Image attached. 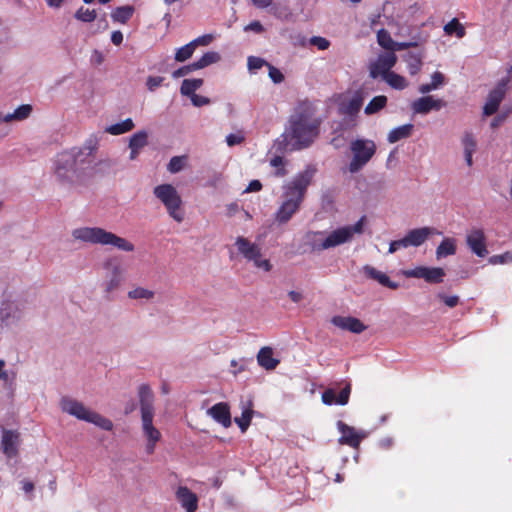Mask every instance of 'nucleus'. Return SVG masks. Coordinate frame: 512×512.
<instances>
[{"mask_svg": "<svg viewBox=\"0 0 512 512\" xmlns=\"http://www.w3.org/2000/svg\"><path fill=\"white\" fill-rule=\"evenodd\" d=\"M96 11L81 6L75 13V18L82 22H92L96 19Z\"/></svg>", "mask_w": 512, "mask_h": 512, "instance_id": "obj_44", "label": "nucleus"}, {"mask_svg": "<svg viewBox=\"0 0 512 512\" xmlns=\"http://www.w3.org/2000/svg\"><path fill=\"white\" fill-rule=\"evenodd\" d=\"M387 105V97L385 95L375 96L366 105L364 112L367 115H372L382 110Z\"/></svg>", "mask_w": 512, "mask_h": 512, "instance_id": "obj_35", "label": "nucleus"}, {"mask_svg": "<svg viewBox=\"0 0 512 512\" xmlns=\"http://www.w3.org/2000/svg\"><path fill=\"white\" fill-rule=\"evenodd\" d=\"M253 414L252 402H249L247 407L243 409L241 417L235 418V423L239 426L242 433L246 432L250 426Z\"/></svg>", "mask_w": 512, "mask_h": 512, "instance_id": "obj_30", "label": "nucleus"}, {"mask_svg": "<svg viewBox=\"0 0 512 512\" xmlns=\"http://www.w3.org/2000/svg\"><path fill=\"white\" fill-rule=\"evenodd\" d=\"M262 189V184L259 180H252L247 188L245 189V192H257Z\"/></svg>", "mask_w": 512, "mask_h": 512, "instance_id": "obj_64", "label": "nucleus"}, {"mask_svg": "<svg viewBox=\"0 0 512 512\" xmlns=\"http://www.w3.org/2000/svg\"><path fill=\"white\" fill-rule=\"evenodd\" d=\"M366 217L362 216L354 225L344 226L332 231L322 242L315 245L317 250H326L350 241L354 234L363 232Z\"/></svg>", "mask_w": 512, "mask_h": 512, "instance_id": "obj_8", "label": "nucleus"}, {"mask_svg": "<svg viewBox=\"0 0 512 512\" xmlns=\"http://www.w3.org/2000/svg\"><path fill=\"white\" fill-rule=\"evenodd\" d=\"M195 47L191 42L179 48L175 53V60L177 62H184L188 60L194 53Z\"/></svg>", "mask_w": 512, "mask_h": 512, "instance_id": "obj_41", "label": "nucleus"}, {"mask_svg": "<svg viewBox=\"0 0 512 512\" xmlns=\"http://www.w3.org/2000/svg\"><path fill=\"white\" fill-rule=\"evenodd\" d=\"M196 70H199L198 68H196L195 66V62L191 63V64H188V65H185L183 67H180L178 68L177 70H175L173 73H172V77L173 78H180V77H183V76H186L188 75L189 73L193 72V71H196Z\"/></svg>", "mask_w": 512, "mask_h": 512, "instance_id": "obj_51", "label": "nucleus"}, {"mask_svg": "<svg viewBox=\"0 0 512 512\" xmlns=\"http://www.w3.org/2000/svg\"><path fill=\"white\" fill-rule=\"evenodd\" d=\"M128 297L130 299H152L154 297V292L151 290H148L143 287H137L133 290H130L128 292Z\"/></svg>", "mask_w": 512, "mask_h": 512, "instance_id": "obj_47", "label": "nucleus"}, {"mask_svg": "<svg viewBox=\"0 0 512 512\" xmlns=\"http://www.w3.org/2000/svg\"><path fill=\"white\" fill-rule=\"evenodd\" d=\"M60 406L63 412L68 413L79 420L92 423L106 431H111L113 429V423L110 419L95 411H91L86 408L83 403L73 398L63 397L60 401Z\"/></svg>", "mask_w": 512, "mask_h": 512, "instance_id": "obj_6", "label": "nucleus"}, {"mask_svg": "<svg viewBox=\"0 0 512 512\" xmlns=\"http://www.w3.org/2000/svg\"><path fill=\"white\" fill-rule=\"evenodd\" d=\"M235 245L239 253L248 261L256 256H261V248L257 244L250 242L247 238L239 236L236 239Z\"/></svg>", "mask_w": 512, "mask_h": 512, "instance_id": "obj_25", "label": "nucleus"}, {"mask_svg": "<svg viewBox=\"0 0 512 512\" xmlns=\"http://www.w3.org/2000/svg\"><path fill=\"white\" fill-rule=\"evenodd\" d=\"M337 428L341 433L339 443L341 445H348L354 449L359 448L362 440L366 438L367 433L364 431H357L354 427L347 425L343 421L337 422Z\"/></svg>", "mask_w": 512, "mask_h": 512, "instance_id": "obj_11", "label": "nucleus"}, {"mask_svg": "<svg viewBox=\"0 0 512 512\" xmlns=\"http://www.w3.org/2000/svg\"><path fill=\"white\" fill-rule=\"evenodd\" d=\"M512 113V106L502 109V111L491 121V128L495 129L499 127Z\"/></svg>", "mask_w": 512, "mask_h": 512, "instance_id": "obj_48", "label": "nucleus"}, {"mask_svg": "<svg viewBox=\"0 0 512 512\" xmlns=\"http://www.w3.org/2000/svg\"><path fill=\"white\" fill-rule=\"evenodd\" d=\"M508 79H502L496 87L488 94L486 103L483 107V115L491 116L495 114L504 99L507 92Z\"/></svg>", "mask_w": 512, "mask_h": 512, "instance_id": "obj_10", "label": "nucleus"}, {"mask_svg": "<svg viewBox=\"0 0 512 512\" xmlns=\"http://www.w3.org/2000/svg\"><path fill=\"white\" fill-rule=\"evenodd\" d=\"M216 422L223 425L225 428L231 426V414L229 405L225 402H219L213 405L207 411Z\"/></svg>", "mask_w": 512, "mask_h": 512, "instance_id": "obj_21", "label": "nucleus"}, {"mask_svg": "<svg viewBox=\"0 0 512 512\" xmlns=\"http://www.w3.org/2000/svg\"><path fill=\"white\" fill-rule=\"evenodd\" d=\"M244 136L242 133H231L226 136V143L228 146L232 147L238 144H241L244 141Z\"/></svg>", "mask_w": 512, "mask_h": 512, "instance_id": "obj_58", "label": "nucleus"}, {"mask_svg": "<svg viewBox=\"0 0 512 512\" xmlns=\"http://www.w3.org/2000/svg\"><path fill=\"white\" fill-rule=\"evenodd\" d=\"M351 394V384L347 382L336 396L335 389L327 388L323 391L321 399L325 405H346L349 402Z\"/></svg>", "mask_w": 512, "mask_h": 512, "instance_id": "obj_16", "label": "nucleus"}, {"mask_svg": "<svg viewBox=\"0 0 512 512\" xmlns=\"http://www.w3.org/2000/svg\"><path fill=\"white\" fill-rule=\"evenodd\" d=\"M383 79L390 87L396 90H403L408 86V82L405 77L395 73L394 71L384 76Z\"/></svg>", "mask_w": 512, "mask_h": 512, "instance_id": "obj_36", "label": "nucleus"}, {"mask_svg": "<svg viewBox=\"0 0 512 512\" xmlns=\"http://www.w3.org/2000/svg\"><path fill=\"white\" fill-rule=\"evenodd\" d=\"M148 144V134L145 131H138L129 140V148L141 150Z\"/></svg>", "mask_w": 512, "mask_h": 512, "instance_id": "obj_39", "label": "nucleus"}, {"mask_svg": "<svg viewBox=\"0 0 512 512\" xmlns=\"http://www.w3.org/2000/svg\"><path fill=\"white\" fill-rule=\"evenodd\" d=\"M289 131L284 134L290 150H301L309 147L319 135L321 120L314 117L313 111L302 108L290 117Z\"/></svg>", "mask_w": 512, "mask_h": 512, "instance_id": "obj_2", "label": "nucleus"}, {"mask_svg": "<svg viewBox=\"0 0 512 512\" xmlns=\"http://www.w3.org/2000/svg\"><path fill=\"white\" fill-rule=\"evenodd\" d=\"M133 128H134V123H133L132 119L127 118L120 123H116V124L108 126L105 129V132H107L111 135H121V134L131 131Z\"/></svg>", "mask_w": 512, "mask_h": 512, "instance_id": "obj_32", "label": "nucleus"}, {"mask_svg": "<svg viewBox=\"0 0 512 512\" xmlns=\"http://www.w3.org/2000/svg\"><path fill=\"white\" fill-rule=\"evenodd\" d=\"M363 272L367 278L373 279V280L379 282L384 287H387V288H390L393 290H395L399 287V284L391 281L389 276H387L385 273L377 270L376 268H374L370 265H365L363 267Z\"/></svg>", "mask_w": 512, "mask_h": 512, "instance_id": "obj_26", "label": "nucleus"}, {"mask_svg": "<svg viewBox=\"0 0 512 512\" xmlns=\"http://www.w3.org/2000/svg\"><path fill=\"white\" fill-rule=\"evenodd\" d=\"M397 62V56L395 53L386 52L378 56L375 62L370 65L369 71L372 78L381 76L382 78L389 74L391 69Z\"/></svg>", "mask_w": 512, "mask_h": 512, "instance_id": "obj_12", "label": "nucleus"}, {"mask_svg": "<svg viewBox=\"0 0 512 512\" xmlns=\"http://www.w3.org/2000/svg\"><path fill=\"white\" fill-rule=\"evenodd\" d=\"M350 149L353 158L349 164V171L356 173L371 160L376 152V145L372 140L356 139L351 142Z\"/></svg>", "mask_w": 512, "mask_h": 512, "instance_id": "obj_9", "label": "nucleus"}, {"mask_svg": "<svg viewBox=\"0 0 512 512\" xmlns=\"http://www.w3.org/2000/svg\"><path fill=\"white\" fill-rule=\"evenodd\" d=\"M271 166L275 167L276 170L274 172V176L281 178L286 176L287 170L285 168L284 158L281 156H275L270 160Z\"/></svg>", "mask_w": 512, "mask_h": 512, "instance_id": "obj_46", "label": "nucleus"}, {"mask_svg": "<svg viewBox=\"0 0 512 512\" xmlns=\"http://www.w3.org/2000/svg\"><path fill=\"white\" fill-rule=\"evenodd\" d=\"M310 44L316 46L319 50H326L330 46L329 40L321 36H313L310 38Z\"/></svg>", "mask_w": 512, "mask_h": 512, "instance_id": "obj_53", "label": "nucleus"}, {"mask_svg": "<svg viewBox=\"0 0 512 512\" xmlns=\"http://www.w3.org/2000/svg\"><path fill=\"white\" fill-rule=\"evenodd\" d=\"M154 195L164 204L168 214L178 223L184 220L181 209L182 200L175 187L171 184H162L154 188Z\"/></svg>", "mask_w": 512, "mask_h": 512, "instance_id": "obj_7", "label": "nucleus"}, {"mask_svg": "<svg viewBox=\"0 0 512 512\" xmlns=\"http://www.w3.org/2000/svg\"><path fill=\"white\" fill-rule=\"evenodd\" d=\"M364 95L361 90L356 91L352 97L339 105V111L343 115L356 116L363 106Z\"/></svg>", "mask_w": 512, "mask_h": 512, "instance_id": "obj_20", "label": "nucleus"}, {"mask_svg": "<svg viewBox=\"0 0 512 512\" xmlns=\"http://www.w3.org/2000/svg\"><path fill=\"white\" fill-rule=\"evenodd\" d=\"M221 59V56L218 52L215 51H209L203 54V56L195 61V66L198 69H203L211 64L219 62Z\"/></svg>", "mask_w": 512, "mask_h": 512, "instance_id": "obj_37", "label": "nucleus"}, {"mask_svg": "<svg viewBox=\"0 0 512 512\" xmlns=\"http://www.w3.org/2000/svg\"><path fill=\"white\" fill-rule=\"evenodd\" d=\"M331 323L342 330L356 334L362 333L367 328L362 321L352 316H334Z\"/></svg>", "mask_w": 512, "mask_h": 512, "instance_id": "obj_18", "label": "nucleus"}, {"mask_svg": "<svg viewBox=\"0 0 512 512\" xmlns=\"http://www.w3.org/2000/svg\"><path fill=\"white\" fill-rule=\"evenodd\" d=\"M377 40L381 47H383L384 49L388 50V52H390L391 47L394 43V40L392 39L390 33L387 30H385V29L379 30L377 33Z\"/></svg>", "mask_w": 512, "mask_h": 512, "instance_id": "obj_45", "label": "nucleus"}, {"mask_svg": "<svg viewBox=\"0 0 512 512\" xmlns=\"http://www.w3.org/2000/svg\"><path fill=\"white\" fill-rule=\"evenodd\" d=\"M10 309H11V303L6 301V302H3L1 304V307H0V320L1 321H6L11 313H10Z\"/></svg>", "mask_w": 512, "mask_h": 512, "instance_id": "obj_61", "label": "nucleus"}, {"mask_svg": "<svg viewBox=\"0 0 512 512\" xmlns=\"http://www.w3.org/2000/svg\"><path fill=\"white\" fill-rule=\"evenodd\" d=\"M489 263L494 265L512 263V252H505L500 255H493L489 258Z\"/></svg>", "mask_w": 512, "mask_h": 512, "instance_id": "obj_49", "label": "nucleus"}, {"mask_svg": "<svg viewBox=\"0 0 512 512\" xmlns=\"http://www.w3.org/2000/svg\"><path fill=\"white\" fill-rule=\"evenodd\" d=\"M408 277L424 279L430 284L442 283L446 275L445 270L441 267H425L419 266L406 273Z\"/></svg>", "mask_w": 512, "mask_h": 512, "instance_id": "obj_13", "label": "nucleus"}, {"mask_svg": "<svg viewBox=\"0 0 512 512\" xmlns=\"http://www.w3.org/2000/svg\"><path fill=\"white\" fill-rule=\"evenodd\" d=\"M190 99H191L192 104L196 107H201L204 105H208L210 103L209 98H207L205 96L198 95V94H193V96H191Z\"/></svg>", "mask_w": 512, "mask_h": 512, "instance_id": "obj_60", "label": "nucleus"}, {"mask_svg": "<svg viewBox=\"0 0 512 512\" xmlns=\"http://www.w3.org/2000/svg\"><path fill=\"white\" fill-rule=\"evenodd\" d=\"M417 42H396L394 41L390 52L395 53L396 51H402L411 47H417Z\"/></svg>", "mask_w": 512, "mask_h": 512, "instance_id": "obj_56", "label": "nucleus"}, {"mask_svg": "<svg viewBox=\"0 0 512 512\" xmlns=\"http://www.w3.org/2000/svg\"><path fill=\"white\" fill-rule=\"evenodd\" d=\"M20 433L14 430L4 429L2 432L1 446L5 456L9 459L16 457L19 453Z\"/></svg>", "mask_w": 512, "mask_h": 512, "instance_id": "obj_15", "label": "nucleus"}, {"mask_svg": "<svg viewBox=\"0 0 512 512\" xmlns=\"http://www.w3.org/2000/svg\"><path fill=\"white\" fill-rule=\"evenodd\" d=\"M267 67L269 69V77L274 83H281L284 80V76L279 69L275 68L270 63L267 64Z\"/></svg>", "mask_w": 512, "mask_h": 512, "instance_id": "obj_55", "label": "nucleus"}, {"mask_svg": "<svg viewBox=\"0 0 512 512\" xmlns=\"http://www.w3.org/2000/svg\"><path fill=\"white\" fill-rule=\"evenodd\" d=\"M435 232L434 228L422 227L410 230L403 238L406 248L409 246L418 247L422 245L428 237Z\"/></svg>", "mask_w": 512, "mask_h": 512, "instance_id": "obj_22", "label": "nucleus"}, {"mask_svg": "<svg viewBox=\"0 0 512 512\" xmlns=\"http://www.w3.org/2000/svg\"><path fill=\"white\" fill-rule=\"evenodd\" d=\"M254 263V266L263 269L264 271L268 272L272 269V265L268 259H262L261 256H256L254 259H251Z\"/></svg>", "mask_w": 512, "mask_h": 512, "instance_id": "obj_54", "label": "nucleus"}, {"mask_svg": "<svg viewBox=\"0 0 512 512\" xmlns=\"http://www.w3.org/2000/svg\"><path fill=\"white\" fill-rule=\"evenodd\" d=\"M414 126L412 124H405L392 129L387 137L389 143H396L402 139L411 136Z\"/></svg>", "mask_w": 512, "mask_h": 512, "instance_id": "obj_28", "label": "nucleus"}, {"mask_svg": "<svg viewBox=\"0 0 512 512\" xmlns=\"http://www.w3.org/2000/svg\"><path fill=\"white\" fill-rule=\"evenodd\" d=\"M72 236L76 240L91 244L111 245L125 252H132L135 249L134 244L130 241L100 227L77 228L73 230Z\"/></svg>", "mask_w": 512, "mask_h": 512, "instance_id": "obj_4", "label": "nucleus"}, {"mask_svg": "<svg viewBox=\"0 0 512 512\" xmlns=\"http://www.w3.org/2000/svg\"><path fill=\"white\" fill-rule=\"evenodd\" d=\"M400 248H406V243L404 242V239L394 240L390 243L389 246V253H394Z\"/></svg>", "mask_w": 512, "mask_h": 512, "instance_id": "obj_62", "label": "nucleus"}, {"mask_svg": "<svg viewBox=\"0 0 512 512\" xmlns=\"http://www.w3.org/2000/svg\"><path fill=\"white\" fill-rule=\"evenodd\" d=\"M446 103L442 99H434L432 96H423L412 103V110L417 114H428L432 110H440Z\"/></svg>", "mask_w": 512, "mask_h": 512, "instance_id": "obj_17", "label": "nucleus"}, {"mask_svg": "<svg viewBox=\"0 0 512 512\" xmlns=\"http://www.w3.org/2000/svg\"><path fill=\"white\" fill-rule=\"evenodd\" d=\"M187 160V156H174L170 159L167 169L171 173H178L180 172L184 166L185 161Z\"/></svg>", "mask_w": 512, "mask_h": 512, "instance_id": "obj_43", "label": "nucleus"}, {"mask_svg": "<svg viewBox=\"0 0 512 512\" xmlns=\"http://www.w3.org/2000/svg\"><path fill=\"white\" fill-rule=\"evenodd\" d=\"M424 52H408L404 55L407 68L410 75H416L420 72L423 65Z\"/></svg>", "mask_w": 512, "mask_h": 512, "instance_id": "obj_27", "label": "nucleus"}, {"mask_svg": "<svg viewBox=\"0 0 512 512\" xmlns=\"http://www.w3.org/2000/svg\"><path fill=\"white\" fill-rule=\"evenodd\" d=\"M466 244L478 257H485L488 254L486 237L482 229H471L466 235Z\"/></svg>", "mask_w": 512, "mask_h": 512, "instance_id": "obj_14", "label": "nucleus"}, {"mask_svg": "<svg viewBox=\"0 0 512 512\" xmlns=\"http://www.w3.org/2000/svg\"><path fill=\"white\" fill-rule=\"evenodd\" d=\"M256 358L258 365L267 371L276 369L280 363V360L274 357L273 349L269 346L260 348Z\"/></svg>", "mask_w": 512, "mask_h": 512, "instance_id": "obj_24", "label": "nucleus"}, {"mask_svg": "<svg viewBox=\"0 0 512 512\" xmlns=\"http://www.w3.org/2000/svg\"><path fill=\"white\" fill-rule=\"evenodd\" d=\"M31 112H32V106L29 104H23V105L19 106L17 109H15V111L12 114H7L3 118L1 117V120L6 121V122L11 121V120L21 121V120L28 118L30 116Z\"/></svg>", "mask_w": 512, "mask_h": 512, "instance_id": "obj_33", "label": "nucleus"}, {"mask_svg": "<svg viewBox=\"0 0 512 512\" xmlns=\"http://www.w3.org/2000/svg\"><path fill=\"white\" fill-rule=\"evenodd\" d=\"M98 140L90 137L81 148H72L57 154L55 175L62 182H71L89 168L93 162V153L97 150Z\"/></svg>", "mask_w": 512, "mask_h": 512, "instance_id": "obj_1", "label": "nucleus"}, {"mask_svg": "<svg viewBox=\"0 0 512 512\" xmlns=\"http://www.w3.org/2000/svg\"><path fill=\"white\" fill-rule=\"evenodd\" d=\"M461 144L463 147L464 153H474L477 148V141L472 132L466 131L462 138Z\"/></svg>", "mask_w": 512, "mask_h": 512, "instance_id": "obj_40", "label": "nucleus"}, {"mask_svg": "<svg viewBox=\"0 0 512 512\" xmlns=\"http://www.w3.org/2000/svg\"><path fill=\"white\" fill-rule=\"evenodd\" d=\"M315 173L316 168L312 165H308L303 171L295 175L291 181L284 184L281 196L282 201H292L298 205H302Z\"/></svg>", "mask_w": 512, "mask_h": 512, "instance_id": "obj_5", "label": "nucleus"}, {"mask_svg": "<svg viewBox=\"0 0 512 512\" xmlns=\"http://www.w3.org/2000/svg\"><path fill=\"white\" fill-rule=\"evenodd\" d=\"M176 498L186 512H195L198 508V497L186 486H179Z\"/></svg>", "mask_w": 512, "mask_h": 512, "instance_id": "obj_19", "label": "nucleus"}, {"mask_svg": "<svg viewBox=\"0 0 512 512\" xmlns=\"http://www.w3.org/2000/svg\"><path fill=\"white\" fill-rule=\"evenodd\" d=\"M134 8L132 6L117 7L111 14L114 22L125 24L133 15Z\"/></svg>", "mask_w": 512, "mask_h": 512, "instance_id": "obj_34", "label": "nucleus"}, {"mask_svg": "<svg viewBox=\"0 0 512 512\" xmlns=\"http://www.w3.org/2000/svg\"><path fill=\"white\" fill-rule=\"evenodd\" d=\"M202 85L203 80L200 78L185 79L182 81L180 93L184 96L191 97L193 94H196V90H198Z\"/></svg>", "mask_w": 512, "mask_h": 512, "instance_id": "obj_31", "label": "nucleus"}, {"mask_svg": "<svg viewBox=\"0 0 512 512\" xmlns=\"http://www.w3.org/2000/svg\"><path fill=\"white\" fill-rule=\"evenodd\" d=\"M142 432L147 440L146 453L153 454L157 442L161 439L160 431L153 425L154 418V394L147 384L140 385L138 389Z\"/></svg>", "mask_w": 512, "mask_h": 512, "instance_id": "obj_3", "label": "nucleus"}, {"mask_svg": "<svg viewBox=\"0 0 512 512\" xmlns=\"http://www.w3.org/2000/svg\"><path fill=\"white\" fill-rule=\"evenodd\" d=\"M121 282V269L118 265L113 266L112 268V276L110 280L106 283V291L111 292L115 290Z\"/></svg>", "mask_w": 512, "mask_h": 512, "instance_id": "obj_42", "label": "nucleus"}, {"mask_svg": "<svg viewBox=\"0 0 512 512\" xmlns=\"http://www.w3.org/2000/svg\"><path fill=\"white\" fill-rule=\"evenodd\" d=\"M301 205L292 201H282L275 212L274 219L278 224H286L300 210Z\"/></svg>", "mask_w": 512, "mask_h": 512, "instance_id": "obj_23", "label": "nucleus"}, {"mask_svg": "<svg viewBox=\"0 0 512 512\" xmlns=\"http://www.w3.org/2000/svg\"><path fill=\"white\" fill-rule=\"evenodd\" d=\"M456 240L454 238H444L436 249V258L441 259L456 253Z\"/></svg>", "mask_w": 512, "mask_h": 512, "instance_id": "obj_29", "label": "nucleus"}, {"mask_svg": "<svg viewBox=\"0 0 512 512\" xmlns=\"http://www.w3.org/2000/svg\"><path fill=\"white\" fill-rule=\"evenodd\" d=\"M444 31L447 35L455 34L458 38L465 36L466 31L464 26L459 22L457 18H453L444 26Z\"/></svg>", "mask_w": 512, "mask_h": 512, "instance_id": "obj_38", "label": "nucleus"}, {"mask_svg": "<svg viewBox=\"0 0 512 512\" xmlns=\"http://www.w3.org/2000/svg\"><path fill=\"white\" fill-rule=\"evenodd\" d=\"M437 298L441 300L447 307L454 308L459 304V297L456 295L448 296L444 293H438Z\"/></svg>", "mask_w": 512, "mask_h": 512, "instance_id": "obj_50", "label": "nucleus"}, {"mask_svg": "<svg viewBox=\"0 0 512 512\" xmlns=\"http://www.w3.org/2000/svg\"><path fill=\"white\" fill-rule=\"evenodd\" d=\"M431 84L435 85V89H437L444 82V75L441 72H434L432 75Z\"/></svg>", "mask_w": 512, "mask_h": 512, "instance_id": "obj_63", "label": "nucleus"}, {"mask_svg": "<svg viewBox=\"0 0 512 512\" xmlns=\"http://www.w3.org/2000/svg\"><path fill=\"white\" fill-rule=\"evenodd\" d=\"M269 64L266 60L260 57L250 56L248 57V68L250 70H257L262 68L263 66H267Z\"/></svg>", "mask_w": 512, "mask_h": 512, "instance_id": "obj_52", "label": "nucleus"}, {"mask_svg": "<svg viewBox=\"0 0 512 512\" xmlns=\"http://www.w3.org/2000/svg\"><path fill=\"white\" fill-rule=\"evenodd\" d=\"M163 81H164L163 77L149 76L146 81L148 90L154 91L156 88H158L162 84Z\"/></svg>", "mask_w": 512, "mask_h": 512, "instance_id": "obj_57", "label": "nucleus"}, {"mask_svg": "<svg viewBox=\"0 0 512 512\" xmlns=\"http://www.w3.org/2000/svg\"><path fill=\"white\" fill-rule=\"evenodd\" d=\"M213 40V35L211 34H205L200 37H197L196 39L192 40L191 43L196 48L198 46H207L209 45Z\"/></svg>", "mask_w": 512, "mask_h": 512, "instance_id": "obj_59", "label": "nucleus"}]
</instances>
